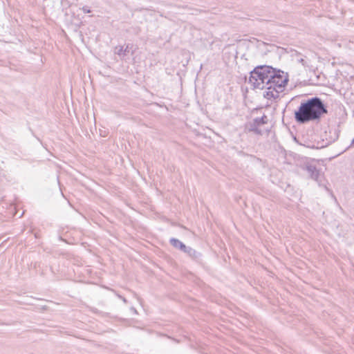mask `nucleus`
I'll return each instance as SVG.
<instances>
[{"instance_id":"4","label":"nucleus","mask_w":354,"mask_h":354,"mask_svg":"<svg viewBox=\"0 0 354 354\" xmlns=\"http://www.w3.org/2000/svg\"><path fill=\"white\" fill-rule=\"evenodd\" d=\"M170 244L175 248L180 250L183 252L187 254L192 260L199 262L201 261L202 254L194 248L186 246L182 241L176 239L171 238L169 240Z\"/></svg>"},{"instance_id":"3","label":"nucleus","mask_w":354,"mask_h":354,"mask_svg":"<svg viewBox=\"0 0 354 354\" xmlns=\"http://www.w3.org/2000/svg\"><path fill=\"white\" fill-rule=\"evenodd\" d=\"M341 130L339 125L331 127L328 131H325L322 135L321 141H318L317 145L308 146L311 149H322L337 141L339 137Z\"/></svg>"},{"instance_id":"9","label":"nucleus","mask_w":354,"mask_h":354,"mask_svg":"<svg viewBox=\"0 0 354 354\" xmlns=\"http://www.w3.org/2000/svg\"><path fill=\"white\" fill-rule=\"evenodd\" d=\"M81 10L84 12V13H91V10L89 8L88 6H83Z\"/></svg>"},{"instance_id":"7","label":"nucleus","mask_w":354,"mask_h":354,"mask_svg":"<svg viewBox=\"0 0 354 354\" xmlns=\"http://www.w3.org/2000/svg\"><path fill=\"white\" fill-rule=\"evenodd\" d=\"M303 169L308 172L311 179L316 181L319 180V178L320 176V169H317L316 165L310 162H307L304 165Z\"/></svg>"},{"instance_id":"11","label":"nucleus","mask_w":354,"mask_h":354,"mask_svg":"<svg viewBox=\"0 0 354 354\" xmlns=\"http://www.w3.org/2000/svg\"><path fill=\"white\" fill-rule=\"evenodd\" d=\"M298 62H299V63H301V64H302V65H303V66H304L306 65V61L304 60V59H303V58L299 59L298 60Z\"/></svg>"},{"instance_id":"6","label":"nucleus","mask_w":354,"mask_h":354,"mask_svg":"<svg viewBox=\"0 0 354 354\" xmlns=\"http://www.w3.org/2000/svg\"><path fill=\"white\" fill-rule=\"evenodd\" d=\"M277 84L272 83L266 85L264 89L266 91L263 93V97L268 100H276L279 98V93L283 92L286 86H283L282 88H279L277 87Z\"/></svg>"},{"instance_id":"8","label":"nucleus","mask_w":354,"mask_h":354,"mask_svg":"<svg viewBox=\"0 0 354 354\" xmlns=\"http://www.w3.org/2000/svg\"><path fill=\"white\" fill-rule=\"evenodd\" d=\"M133 45L131 44H127L124 48L122 46H118L115 48V53L118 55H127V53H131V55H133L135 50L133 49Z\"/></svg>"},{"instance_id":"2","label":"nucleus","mask_w":354,"mask_h":354,"mask_svg":"<svg viewBox=\"0 0 354 354\" xmlns=\"http://www.w3.org/2000/svg\"><path fill=\"white\" fill-rule=\"evenodd\" d=\"M325 102L317 96L301 100L299 106L294 111V118L299 124L310 122H319L328 113Z\"/></svg>"},{"instance_id":"12","label":"nucleus","mask_w":354,"mask_h":354,"mask_svg":"<svg viewBox=\"0 0 354 354\" xmlns=\"http://www.w3.org/2000/svg\"><path fill=\"white\" fill-rule=\"evenodd\" d=\"M352 147H354V138L351 140L350 145L346 148V150Z\"/></svg>"},{"instance_id":"1","label":"nucleus","mask_w":354,"mask_h":354,"mask_svg":"<svg viewBox=\"0 0 354 354\" xmlns=\"http://www.w3.org/2000/svg\"><path fill=\"white\" fill-rule=\"evenodd\" d=\"M289 76L283 71L270 65H258L250 72L248 83L253 88L264 89L265 86L272 83L277 84V87L287 86Z\"/></svg>"},{"instance_id":"10","label":"nucleus","mask_w":354,"mask_h":354,"mask_svg":"<svg viewBox=\"0 0 354 354\" xmlns=\"http://www.w3.org/2000/svg\"><path fill=\"white\" fill-rule=\"evenodd\" d=\"M118 297L120 299H121L122 300V301H123L124 304H127V303H128V301H127V299L125 297H122V295H118Z\"/></svg>"},{"instance_id":"13","label":"nucleus","mask_w":354,"mask_h":354,"mask_svg":"<svg viewBox=\"0 0 354 354\" xmlns=\"http://www.w3.org/2000/svg\"><path fill=\"white\" fill-rule=\"evenodd\" d=\"M131 310H132L135 314H137V313H138V312H137L136 309L134 307H132V308H131Z\"/></svg>"},{"instance_id":"5","label":"nucleus","mask_w":354,"mask_h":354,"mask_svg":"<svg viewBox=\"0 0 354 354\" xmlns=\"http://www.w3.org/2000/svg\"><path fill=\"white\" fill-rule=\"evenodd\" d=\"M268 122V118L266 115L263 114L261 118H256L253 119L252 122H248L246 124V128L248 131L253 132L256 135L261 136L263 132L259 127L266 124Z\"/></svg>"}]
</instances>
